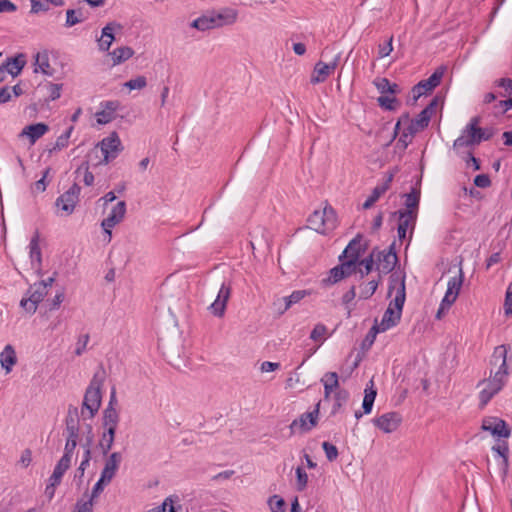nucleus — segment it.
Here are the masks:
<instances>
[{
	"instance_id": "nucleus-1",
	"label": "nucleus",
	"mask_w": 512,
	"mask_h": 512,
	"mask_svg": "<svg viewBox=\"0 0 512 512\" xmlns=\"http://www.w3.org/2000/svg\"><path fill=\"white\" fill-rule=\"evenodd\" d=\"M509 347L499 345L494 351L489 361V377L481 380L478 386L484 385L479 392V399L482 405H486L496 394H498L508 381L510 371L507 364V354Z\"/></svg>"
},
{
	"instance_id": "nucleus-2",
	"label": "nucleus",
	"mask_w": 512,
	"mask_h": 512,
	"mask_svg": "<svg viewBox=\"0 0 512 512\" xmlns=\"http://www.w3.org/2000/svg\"><path fill=\"white\" fill-rule=\"evenodd\" d=\"M480 117H472L466 127L462 130L461 135L455 139L454 148L468 147L478 145L482 141H487L493 136L491 129H483L478 127Z\"/></svg>"
},
{
	"instance_id": "nucleus-3",
	"label": "nucleus",
	"mask_w": 512,
	"mask_h": 512,
	"mask_svg": "<svg viewBox=\"0 0 512 512\" xmlns=\"http://www.w3.org/2000/svg\"><path fill=\"white\" fill-rule=\"evenodd\" d=\"M310 228L326 235L337 226V215L332 206L326 205L322 211L316 210L308 217Z\"/></svg>"
},
{
	"instance_id": "nucleus-4",
	"label": "nucleus",
	"mask_w": 512,
	"mask_h": 512,
	"mask_svg": "<svg viewBox=\"0 0 512 512\" xmlns=\"http://www.w3.org/2000/svg\"><path fill=\"white\" fill-rule=\"evenodd\" d=\"M101 385L102 381L97 380V375H95L86 389L82 409H81V415L84 419H92L98 412L100 406H101Z\"/></svg>"
},
{
	"instance_id": "nucleus-5",
	"label": "nucleus",
	"mask_w": 512,
	"mask_h": 512,
	"mask_svg": "<svg viewBox=\"0 0 512 512\" xmlns=\"http://www.w3.org/2000/svg\"><path fill=\"white\" fill-rule=\"evenodd\" d=\"M463 281L464 273L460 267L458 275L451 277L447 283V290L436 313V318L441 319L442 315L448 312L460 293Z\"/></svg>"
},
{
	"instance_id": "nucleus-6",
	"label": "nucleus",
	"mask_w": 512,
	"mask_h": 512,
	"mask_svg": "<svg viewBox=\"0 0 512 512\" xmlns=\"http://www.w3.org/2000/svg\"><path fill=\"white\" fill-rule=\"evenodd\" d=\"M47 295L44 283H34L27 291V297H23L20 306L30 314H34L38 308V304Z\"/></svg>"
},
{
	"instance_id": "nucleus-7",
	"label": "nucleus",
	"mask_w": 512,
	"mask_h": 512,
	"mask_svg": "<svg viewBox=\"0 0 512 512\" xmlns=\"http://www.w3.org/2000/svg\"><path fill=\"white\" fill-rule=\"evenodd\" d=\"M481 429L489 432L494 438L507 439L511 435V429L505 420L498 417H485L482 420Z\"/></svg>"
},
{
	"instance_id": "nucleus-8",
	"label": "nucleus",
	"mask_w": 512,
	"mask_h": 512,
	"mask_svg": "<svg viewBox=\"0 0 512 512\" xmlns=\"http://www.w3.org/2000/svg\"><path fill=\"white\" fill-rule=\"evenodd\" d=\"M103 154V160L100 163L108 164L114 160L122 150L121 141L116 132L111 133L108 137L102 139L98 143Z\"/></svg>"
},
{
	"instance_id": "nucleus-9",
	"label": "nucleus",
	"mask_w": 512,
	"mask_h": 512,
	"mask_svg": "<svg viewBox=\"0 0 512 512\" xmlns=\"http://www.w3.org/2000/svg\"><path fill=\"white\" fill-rule=\"evenodd\" d=\"M80 191V186L74 183L66 192L56 199V207L64 212L65 215L72 214L79 200Z\"/></svg>"
},
{
	"instance_id": "nucleus-10",
	"label": "nucleus",
	"mask_w": 512,
	"mask_h": 512,
	"mask_svg": "<svg viewBox=\"0 0 512 512\" xmlns=\"http://www.w3.org/2000/svg\"><path fill=\"white\" fill-rule=\"evenodd\" d=\"M375 257L378 261L376 269L384 275L390 273L398 263L395 242H393L387 250L378 251L376 249Z\"/></svg>"
},
{
	"instance_id": "nucleus-11",
	"label": "nucleus",
	"mask_w": 512,
	"mask_h": 512,
	"mask_svg": "<svg viewBox=\"0 0 512 512\" xmlns=\"http://www.w3.org/2000/svg\"><path fill=\"white\" fill-rule=\"evenodd\" d=\"M126 214V202L119 201L110 211L109 215L102 220L101 226L107 234L108 241L112 238L111 229L119 224L125 217Z\"/></svg>"
},
{
	"instance_id": "nucleus-12",
	"label": "nucleus",
	"mask_w": 512,
	"mask_h": 512,
	"mask_svg": "<svg viewBox=\"0 0 512 512\" xmlns=\"http://www.w3.org/2000/svg\"><path fill=\"white\" fill-rule=\"evenodd\" d=\"M398 215L399 223L397 227L398 238L403 241L406 238L408 229H410V238L412 237L413 231L416 225V216L414 212L409 210H399L393 213Z\"/></svg>"
},
{
	"instance_id": "nucleus-13",
	"label": "nucleus",
	"mask_w": 512,
	"mask_h": 512,
	"mask_svg": "<svg viewBox=\"0 0 512 512\" xmlns=\"http://www.w3.org/2000/svg\"><path fill=\"white\" fill-rule=\"evenodd\" d=\"M232 287L230 283L223 282L214 302L208 307L209 311L216 317H222L226 310L227 302L231 296Z\"/></svg>"
},
{
	"instance_id": "nucleus-14",
	"label": "nucleus",
	"mask_w": 512,
	"mask_h": 512,
	"mask_svg": "<svg viewBox=\"0 0 512 512\" xmlns=\"http://www.w3.org/2000/svg\"><path fill=\"white\" fill-rule=\"evenodd\" d=\"M117 404V398L115 390H112L110 400L107 407L103 411L102 425L105 430L116 431L119 423V413L115 408Z\"/></svg>"
},
{
	"instance_id": "nucleus-15",
	"label": "nucleus",
	"mask_w": 512,
	"mask_h": 512,
	"mask_svg": "<svg viewBox=\"0 0 512 512\" xmlns=\"http://www.w3.org/2000/svg\"><path fill=\"white\" fill-rule=\"evenodd\" d=\"M339 58H340V56L337 55L334 58V60L330 63L318 61L314 66V70H313L310 82L312 84H318V83L325 82L327 80V78L331 74H333L335 69L337 68Z\"/></svg>"
},
{
	"instance_id": "nucleus-16",
	"label": "nucleus",
	"mask_w": 512,
	"mask_h": 512,
	"mask_svg": "<svg viewBox=\"0 0 512 512\" xmlns=\"http://www.w3.org/2000/svg\"><path fill=\"white\" fill-rule=\"evenodd\" d=\"M320 403H317L316 408L312 412L303 413L298 419H295L290 424L291 433H295L298 428L301 432L310 431L317 423Z\"/></svg>"
},
{
	"instance_id": "nucleus-17",
	"label": "nucleus",
	"mask_w": 512,
	"mask_h": 512,
	"mask_svg": "<svg viewBox=\"0 0 512 512\" xmlns=\"http://www.w3.org/2000/svg\"><path fill=\"white\" fill-rule=\"evenodd\" d=\"M373 421L375 426L383 432L392 433L397 430L402 421V418L401 415L397 412H388L375 418Z\"/></svg>"
},
{
	"instance_id": "nucleus-18",
	"label": "nucleus",
	"mask_w": 512,
	"mask_h": 512,
	"mask_svg": "<svg viewBox=\"0 0 512 512\" xmlns=\"http://www.w3.org/2000/svg\"><path fill=\"white\" fill-rule=\"evenodd\" d=\"M393 178H394L393 173H388L385 175L383 182L376 185V187L372 190V193L370 194V196L363 203V205H362L363 209L371 208L379 200V198L387 192V190L391 186Z\"/></svg>"
},
{
	"instance_id": "nucleus-19",
	"label": "nucleus",
	"mask_w": 512,
	"mask_h": 512,
	"mask_svg": "<svg viewBox=\"0 0 512 512\" xmlns=\"http://www.w3.org/2000/svg\"><path fill=\"white\" fill-rule=\"evenodd\" d=\"M362 235L357 234L346 246L342 254L339 256V261L342 258H348L353 261L359 262L361 254L364 252L365 247L361 244Z\"/></svg>"
},
{
	"instance_id": "nucleus-20",
	"label": "nucleus",
	"mask_w": 512,
	"mask_h": 512,
	"mask_svg": "<svg viewBox=\"0 0 512 512\" xmlns=\"http://www.w3.org/2000/svg\"><path fill=\"white\" fill-rule=\"evenodd\" d=\"M102 110L96 113L97 122L99 124H107L115 119V113L120 106L118 101L101 102Z\"/></svg>"
},
{
	"instance_id": "nucleus-21",
	"label": "nucleus",
	"mask_w": 512,
	"mask_h": 512,
	"mask_svg": "<svg viewBox=\"0 0 512 512\" xmlns=\"http://www.w3.org/2000/svg\"><path fill=\"white\" fill-rule=\"evenodd\" d=\"M115 29H121V25L116 22H109L102 28L101 36L97 40L98 46L101 51H108L112 43L115 40L114 31Z\"/></svg>"
},
{
	"instance_id": "nucleus-22",
	"label": "nucleus",
	"mask_w": 512,
	"mask_h": 512,
	"mask_svg": "<svg viewBox=\"0 0 512 512\" xmlns=\"http://www.w3.org/2000/svg\"><path fill=\"white\" fill-rule=\"evenodd\" d=\"M122 461V455L120 452H113L106 459L103 470L101 472V476L103 479L111 481L119 468V465Z\"/></svg>"
},
{
	"instance_id": "nucleus-23",
	"label": "nucleus",
	"mask_w": 512,
	"mask_h": 512,
	"mask_svg": "<svg viewBox=\"0 0 512 512\" xmlns=\"http://www.w3.org/2000/svg\"><path fill=\"white\" fill-rule=\"evenodd\" d=\"M49 131V126L45 123H35L24 127L20 133V137L26 136L29 138L30 143L33 145Z\"/></svg>"
},
{
	"instance_id": "nucleus-24",
	"label": "nucleus",
	"mask_w": 512,
	"mask_h": 512,
	"mask_svg": "<svg viewBox=\"0 0 512 512\" xmlns=\"http://www.w3.org/2000/svg\"><path fill=\"white\" fill-rule=\"evenodd\" d=\"M211 13L213 20L215 21L216 28L235 23L238 16L237 11L232 8H225L220 11H212Z\"/></svg>"
},
{
	"instance_id": "nucleus-25",
	"label": "nucleus",
	"mask_w": 512,
	"mask_h": 512,
	"mask_svg": "<svg viewBox=\"0 0 512 512\" xmlns=\"http://www.w3.org/2000/svg\"><path fill=\"white\" fill-rule=\"evenodd\" d=\"M25 64L26 61L24 55L20 54L13 58H7L5 62L0 66L5 71V75L10 74L12 76H17Z\"/></svg>"
},
{
	"instance_id": "nucleus-26",
	"label": "nucleus",
	"mask_w": 512,
	"mask_h": 512,
	"mask_svg": "<svg viewBox=\"0 0 512 512\" xmlns=\"http://www.w3.org/2000/svg\"><path fill=\"white\" fill-rule=\"evenodd\" d=\"M321 383L324 386V398L328 400L332 392L337 391L339 388V379L336 372H327L321 378Z\"/></svg>"
},
{
	"instance_id": "nucleus-27",
	"label": "nucleus",
	"mask_w": 512,
	"mask_h": 512,
	"mask_svg": "<svg viewBox=\"0 0 512 512\" xmlns=\"http://www.w3.org/2000/svg\"><path fill=\"white\" fill-rule=\"evenodd\" d=\"M400 318V312H396V310H394V308L392 307V303H390L382 317L381 323L379 324L380 330L386 331L396 326L400 321Z\"/></svg>"
},
{
	"instance_id": "nucleus-28",
	"label": "nucleus",
	"mask_w": 512,
	"mask_h": 512,
	"mask_svg": "<svg viewBox=\"0 0 512 512\" xmlns=\"http://www.w3.org/2000/svg\"><path fill=\"white\" fill-rule=\"evenodd\" d=\"M492 451L497 454L499 457V467L505 475L508 469V454H509V446L506 441H502L494 446H492Z\"/></svg>"
},
{
	"instance_id": "nucleus-29",
	"label": "nucleus",
	"mask_w": 512,
	"mask_h": 512,
	"mask_svg": "<svg viewBox=\"0 0 512 512\" xmlns=\"http://www.w3.org/2000/svg\"><path fill=\"white\" fill-rule=\"evenodd\" d=\"M16 361L17 357L14 348L10 344L6 345L0 354V362L2 368L7 373H9L12 370V367L15 365Z\"/></svg>"
},
{
	"instance_id": "nucleus-30",
	"label": "nucleus",
	"mask_w": 512,
	"mask_h": 512,
	"mask_svg": "<svg viewBox=\"0 0 512 512\" xmlns=\"http://www.w3.org/2000/svg\"><path fill=\"white\" fill-rule=\"evenodd\" d=\"M134 54V51L132 48L128 47V46H124V47H119V48H116L114 49L111 53H110V56L112 58V61H113V65H119L123 62H125L126 60L130 59Z\"/></svg>"
},
{
	"instance_id": "nucleus-31",
	"label": "nucleus",
	"mask_w": 512,
	"mask_h": 512,
	"mask_svg": "<svg viewBox=\"0 0 512 512\" xmlns=\"http://www.w3.org/2000/svg\"><path fill=\"white\" fill-rule=\"evenodd\" d=\"M191 27L200 31H206L216 28L212 13H208L196 18L192 21Z\"/></svg>"
},
{
	"instance_id": "nucleus-32",
	"label": "nucleus",
	"mask_w": 512,
	"mask_h": 512,
	"mask_svg": "<svg viewBox=\"0 0 512 512\" xmlns=\"http://www.w3.org/2000/svg\"><path fill=\"white\" fill-rule=\"evenodd\" d=\"M306 295H308L306 290H296L293 291L289 296L283 297L282 300L284 301L285 305L283 309L279 310V314H283L292 305L300 302Z\"/></svg>"
},
{
	"instance_id": "nucleus-33",
	"label": "nucleus",
	"mask_w": 512,
	"mask_h": 512,
	"mask_svg": "<svg viewBox=\"0 0 512 512\" xmlns=\"http://www.w3.org/2000/svg\"><path fill=\"white\" fill-rule=\"evenodd\" d=\"M420 202V191L416 189H412V191L408 194H405V210H409L414 212L415 216L418 215V208Z\"/></svg>"
},
{
	"instance_id": "nucleus-34",
	"label": "nucleus",
	"mask_w": 512,
	"mask_h": 512,
	"mask_svg": "<svg viewBox=\"0 0 512 512\" xmlns=\"http://www.w3.org/2000/svg\"><path fill=\"white\" fill-rule=\"evenodd\" d=\"M375 254L376 249H373L369 256L359 260L358 272L360 273L361 279L367 276L373 270Z\"/></svg>"
},
{
	"instance_id": "nucleus-35",
	"label": "nucleus",
	"mask_w": 512,
	"mask_h": 512,
	"mask_svg": "<svg viewBox=\"0 0 512 512\" xmlns=\"http://www.w3.org/2000/svg\"><path fill=\"white\" fill-rule=\"evenodd\" d=\"M431 116L427 113V110H422L415 119H413L409 126L415 130V132H419L424 130L430 122Z\"/></svg>"
},
{
	"instance_id": "nucleus-36",
	"label": "nucleus",
	"mask_w": 512,
	"mask_h": 512,
	"mask_svg": "<svg viewBox=\"0 0 512 512\" xmlns=\"http://www.w3.org/2000/svg\"><path fill=\"white\" fill-rule=\"evenodd\" d=\"M115 433L116 431H112V429L104 430L99 441V447L103 455H107L108 452L112 449L115 440Z\"/></svg>"
},
{
	"instance_id": "nucleus-37",
	"label": "nucleus",
	"mask_w": 512,
	"mask_h": 512,
	"mask_svg": "<svg viewBox=\"0 0 512 512\" xmlns=\"http://www.w3.org/2000/svg\"><path fill=\"white\" fill-rule=\"evenodd\" d=\"M344 278H346L345 273L343 272V269H342L341 265L339 264V265L333 267L332 269H330L328 277L322 279L321 283L323 286H328V285L335 284Z\"/></svg>"
},
{
	"instance_id": "nucleus-38",
	"label": "nucleus",
	"mask_w": 512,
	"mask_h": 512,
	"mask_svg": "<svg viewBox=\"0 0 512 512\" xmlns=\"http://www.w3.org/2000/svg\"><path fill=\"white\" fill-rule=\"evenodd\" d=\"M36 65L43 74L47 76H53L54 69L50 66L49 57L47 53H38L36 55Z\"/></svg>"
},
{
	"instance_id": "nucleus-39",
	"label": "nucleus",
	"mask_w": 512,
	"mask_h": 512,
	"mask_svg": "<svg viewBox=\"0 0 512 512\" xmlns=\"http://www.w3.org/2000/svg\"><path fill=\"white\" fill-rule=\"evenodd\" d=\"M405 298V282L402 280L399 284L394 300L390 302L392 303V306H394V310H396V312H400V314L402 313Z\"/></svg>"
},
{
	"instance_id": "nucleus-40",
	"label": "nucleus",
	"mask_w": 512,
	"mask_h": 512,
	"mask_svg": "<svg viewBox=\"0 0 512 512\" xmlns=\"http://www.w3.org/2000/svg\"><path fill=\"white\" fill-rule=\"evenodd\" d=\"M349 392L345 389H338L334 393V404L332 407V414H336L339 409L348 401Z\"/></svg>"
},
{
	"instance_id": "nucleus-41",
	"label": "nucleus",
	"mask_w": 512,
	"mask_h": 512,
	"mask_svg": "<svg viewBox=\"0 0 512 512\" xmlns=\"http://www.w3.org/2000/svg\"><path fill=\"white\" fill-rule=\"evenodd\" d=\"M30 259L32 262L41 264V249L39 246V235L36 233L29 243Z\"/></svg>"
},
{
	"instance_id": "nucleus-42",
	"label": "nucleus",
	"mask_w": 512,
	"mask_h": 512,
	"mask_svg": "<svg viewBox=\"0 0 512 512\" xmlns=\"http://www.w3.org/2000/svg\"><path fill=\"white\" fill-rule=\"evenodd\" d=\"M327 331L328 329L324 324L318 323L312 329L310 339L315 342H319V345H322L326 340Z\"/></svg>"
},
{
	"instance_id": "nucleus-43",
	"label": "nucleus",
	"mask_w": 512,
	"mask_h": 512,
	"mask_svg": "<svg viewBox=\"0 0 512 512\" xmlns=\"http://www.w3.org/2000/svg\"><path fill=\"white\" fill-rule=\"evenodd\" d=\"M434 88L431 85H427V80H421L412 88L413 101L416 102L421 96L431 92Z\"/></svg>"
},
{
	"instance_id": "nucleus-44",
	"label": "nucleus",
	"mask_w": 512,
	"mask_h": 512,
	"mask_svg": "<svg viewBox=\"0 0 512 512\" xmlns=\"http://www.w3.org/2000/svg\"><path fill=\"white\" fill-rule=\"evenodd\" d=\"M77 177L83 175V182L86 186H91L94 183V175L89 171L88 162L82 163L75 171Z\"/></svg>"
},
{
	"instance_id": "nucleus-45",
	"label": "nucleus",
	"mask_w": 512,
	"mask_h": 512,
	"mask_svg": "<svg viewBox=\"0 0 512 512\" xmlns=\"http://www.w3.org/2000/svg\"><path fill=\"white\" fill-rule=\"evenodd\" d=\"M78 427H80L78 409L77 407L70 406L65 418V429Z\"/></svg>"
},
{
	"instance_id": "nucleus-46",
	"label": "nucleus",
	"mask_w": 512,
	"mask_h": 512,
	"mask_svg": "<svg viewBox=\"0 0 512 512\" xmlns=\"http://www.w3.org/2000/svg\"><path fill=\"white\" fill-rule=\"evenodd\" d=\"M416 134L415 130H413L409 125L401 132V135L398 139L397 146H400L403 150H405L408 145L412 142L413 136Z\"/></svg>"
},
{
	"instance_id": "nucleus-47",
	"label": "nucleus",
	"mask_w": 512,
	"mask_h": 512,
	"mask_svg": "<svg viewBox=\"0 0 512 512\" xmlns=\"http://www.w3.org/2000/svg\"><path fill=\"white\" fill-rule=\"evenodd\" d=\"M84 20L83 14L80 10L68 9L66 11V27H72Z\"/></svg>"
},
{
	"instance_id": "nucleus-48",
	"label": "nucleus",
	"mask_w": 512,
	"mask_h": 512,
	"mask_svg": "<svg viewBox=\"0 0 512 512\" xmlns=\"http://www.w3.org/2000/svg\"><path fill=\"white\" fill-rule=\"evenodd\" d=\"M73 129L74 127L70 126L64 133L57 137L53 150H62L68 146Z\"/></svg>"
},
{
	"instance_id": "nucleus-49",
	"label": "nucleus",
	"mask_w": 512,
	"mask_h": 512,
	"mask_svg": "<svg viewBox=\"0 0 512 512\" xmlns=\"http://www.w3.org/2000/svg\"><path fill=\"white\" fill-rule=\"evenodd\" d=\"M295 472H296V489L298 491H303L307 487L308 475L305 472V470L300 466H298L295 469Z\"/></svg>"
},
{
	"instance_id": "nucleus-50",
	"label": "nucleus",
	"mask_w": 512,
	"mask_h": 512,
	"mask_svg": "<svg viewBox=\"0 0 512 512\" xmlns=\"http://www.w3.org/2000/svg\"><path fill=\"white\" fill-rule=\"evenodd\" d=\"M87 428V436L86 441L84 444H82L84 448V454L82 459H87L89 462L91 460V446L93 443V433H92V426L90 424L86 425Z\"/></svg>"
},
{
	"instance_id": "nucleus-51",
	"label": "nucleus",
	"mask_w": 512,
	"mask_h": 512,
	"mask_svg": "<svg viewBox=\"0 0 512 512\" xmlns=\"http://www.w3.org/2000/svg\"><path fill=\"white\" fill-rule=\"evenodd\" d=\"M358 263L359 262L353 261L348 258H342V261H340V265L343 269V272L345 273L346 278L357 272Z\"/></svg>"
},
{
	"instance_id": "nucleus-52",
	"label": "nucleus",
	"mask_w": 512,
	"mask_h": 512,
	"mask_svg": "<svg viewBox=\"0 0 512 512\" xmlns=\"http://www.w3.org/2000/svg\"><path fill=\"white\" fill-rule=\"evenodd\" d=\"M446 71V67L445 66H439L433 73L432 75L426 79L427 80V85H431L434 89L441 83V80L444 76V73Z\"/></svg>"
},
{
	"instance_id": "nucleus-53",
	"label": "nucleus",
	"mask_w": 512,
	"mask_h": 512,
	"mask_svg": "<svg viewBox=\"0 0 512 512\" xmlns=\"http://www.w3.org/2000/svg\"><path fill=\"white\" fill-rule=\"evenodd\" d=\"M272 512H285V501L278 495H273L268 500Z\"/></svg>"
},
{
	"instance_id": "nucleus-54",
	"label": "nucleus",
	"mask_w": 512,
	"mask_h": 512,
	"mask_svg": "<svg viewBox=\"0 0 512 512\" xmlns=\"http://www.w3.org/2000/svg\"><path fill=\"white\" fill-rule=\"evenodd\" d=\"M124 86L130 90H141L147 86V79L145 76H138L125 82Z\"/></svg>"
},
{
	"instance_id": "nucleus-55",
	"label": "nucleus",
	"mask_w": 512,
	"mask_h": 512,
	"mask_svg": "<svg viewBox=\"0 0 512 512\" xmlns=\"http://www.w3.org/2000/svg\"><path fill=\"white\" fill-rule=\"evenodd\" d=\"M377 288V280L369 281L367 284L364 285V287L361 288L359 297L361 299H368L376 292Z\"/></svg>"
},
{
	"instance_id": "nucleus-56",
	"label": "nucleus",
	"mask_w": 512,
	"mask_h": 512,
	"mask_svg": "<svg viewBox=\"0 0 512 512\" xmlns=\"http://www.w3.org/2000/svg\"><path fill=\"white\" fill-rule=\"evenodd\" d=\"M322 448H323V450L325 452L326 458L330 462H332V461L337 459V457H338V449H337V447L335 445H333L330 442L325 441V442L322 443Z\"/></svg>"
},
{
	"instance_id": "nucleus-57",
	"label": "nucleus",
	"mask_w": 512,
	"mask_h": 512,
	"mask_svg": "<svg viewBox=\"0 0 512 512\" xmlns=\"http://www.w3.org/2000/svg\"><path fill=\"white\" fill-rule=\"evenodd\" d=\"M62 90V84H54L48 83L47 91H48V100L54 101L60 98Z\"/></svg>"
},
{
	"instance_id": "nucleus-58",
	"label": "nucleus",
	"mask_w": 512,
	"mask_h": 512,
	"mask_svg": "<svg viewBox=\"0 0 512 512\" xmlns=\"http://www.w3.org/2000/svg\"><path fill=\"white\" fill-rule=\"evenodd\" d=\"M393 36H391L385 43L379 44L378 46V56L379 58H384L390 55L393 51Z\"/></svg>"
},
{
	"instance_id": "nucleus-59",
	"label": "nucleus",
	"mask_w": 512,
	"mask_h": 512,
	"mask_svg": "<svg viewBox=\"0 0 512 512\" xmlns=\"http://www.w3.org/2000/svg\"><path fill=\"white\" fill-rule=\"evenodd\" d=\"M378 103L382 108L392 111L396 108L397 99L395 97L380 96Z\"/></svg>"
},
{
	"instance_id": "nucleus-60",
	"label": "nucleus",
	"mask_w": 512,
	"mask_h": 512,
	"mask_svg": "<svg viewBox=\"0 0 512 512\" xmlns=\"http://www.w3.org/2000/svg\"><path fill=\"white\" fill-rule=\"evenodd\" d=\"M111 481H108L106 479H103V476H100L99 480L94 485L90 498L92 501L94 498L98 497V495L104 490V487L108 485Z\"/></svg>"
},
{
	"instance_id": "nucleus-61",
	"label": "nucleus",
	"mask_w": 512,
	"mask_h": 512,
	"mask_svg": "<svg viewBox=\"0 0 512 512\" xmlns=\"http://www.w3.org/2000/svg\"><path fill=\"white\" fill-rule=\"evenodd\" d=\"M498 86L504 89L503 93H500L502 97H510L512 96V80L507 78H502L498 81Z\"/></svg>"
},
{
	"instance_id": "nucleus-62",
	"label": "nucleus",
	"mask_w": 512,
	"mask_h": 512,
	"mask_svg": "<svg viewBox=\"0 0 512 512\" xmlns=\"http://www.w3.org/2000/svg\"><path fill=\"white\" fill-rule=\"evenodd\" d=\"M93 502L92 499L86 501H78L74 507L73 512H92Z\"/></svg>"
},
{
	"instance_id": "nucleus-63",
	"label": "nucleus",
	"mask_w": 512,
	"mask_h": 512,
	"mask_svg": "<svg viewBox=\"0 0 512 512\" xmlns=\"http://www.w3.org/2000/svg\"><path fill=\"white\" fill-rule=\"evenodd\" d=\"M49 10V5L46 2H42L39 0H31V10L30 12L33 14H37L39 12H44Z\"/></svg>"
},
{
	"instance_id": "nucleus-64",
	"label": "nucleus",
	"mask_w": 512,
	"mask_h": 512,
	"mask_svg": "<svg viewBox=\"0 0 512 512\" xmlns=\"http://www.w3.org/2000/svg\"><path fill=\"white\" fill-rule=\"evenodd\" d=\"M390 81L387 78H377L374 80V85L381 94H385L390 89Z\"/></svg>"
}]
</instances>
